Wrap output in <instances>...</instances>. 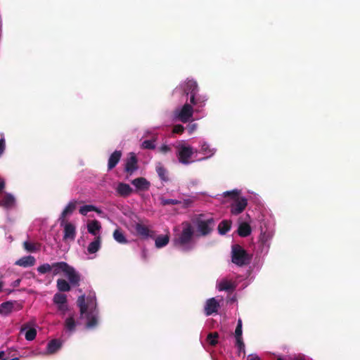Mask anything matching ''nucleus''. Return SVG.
<instances>
[{
	"label": "nucleus",
	"mask_w": 360,
	"mask_h": 360,
	"mask_svg": "<svg viewBox=\"0 0 360 360\" xmlns=\"http://www.w3.org/2000/svg\"><path fill=\"white\" fill-rule=\"evenodd\" d=\"M259 240L261 243L264 245L268 240V236L266 233H262L259 236Z\"/></svg>",
	"instance_id": "46"
},
{
	"label": "nucleus",
	"mask_w": 360,
	"mask_h": 360,
	"mask_svg": "<svg viewBox=\"0 0 360 360\" xmlns=\"http://www.w3.org/2000/svg\"><path fill=\"white\" fill-rule=\"evenodd\" d=\"M181 88L186 96L191 94H198L199 91L198 84L193 79H187L181 84Z\"/></svg>",
	"instance_id": "12"
},
{
	"label": "nucleus",
	"mask_w": 360,
	"mask_h": 360,
	"mask_svg": "<svg viewBox=\"0 0 360 360\" xmlns=\"http://www.w3.org/2000/svg\"><path fill=\"white\" fill-rule=\"evenodd\" d=\"M53 302L56 304H66L67 296L65 294L57 292L53 296Z\"/></svg>",
	"instance_id": "31"
},
{
	"label": "nucleus",
	"mask_w": 360,
	"mask_h": 360,
	"mask_svg": "<svg viewBox=\"0 0 360 360\" xmlns=\"http://www.w3.org/2000/svg\"><path fill=\"white\" fill-rule=\"evenodd\" d=\"M206 98L204 96L197 94L195 110L198 111L205 104Z\"/></svg>",
	"instance_id": "39"
},
{
	"label": "nucleus",
	"mask_w": 360,
	"mask_h": 360,
	"mask_svg": "<svg viewBox=\"0 0 360 360\" xmlns=\"http://www.w3.org/2000/svg\"><path fill=\"white\" fill-rule=\"evenodd\" d=\"M201 151L204 155H206L208 157L212 156L214 153V150L210 148L209 144H207V143H204L202 144Z\"/></svg>",
	"instance_id": "36"
},
{
	"label": "nucleus",
	"mask_w": 360,
	"mask_h": 360,
	"mask_svg": "<svg viewBox=\"0 0 360 360\" xmlns=\"http://www.w3.org/2000/svg\"><path fill=\"white\" fill-rule=\"evenodd\" d=\"M218 290L219 291L231 292L236 288V285L231 281L222 280L218 284Z\"/></svg>",
	"instance_id": "21"
},
{
	"label": "nucleus",
	"mask_w": 360,
	"mask_h": 360,
	"mask_svg": "<svg viewBox=\"0 0 360 360\" xmlns=\"http://www.w3.org/2000/svg\"><path fill=\"white\" fill-rule=\"evenodd\" d=\"M232 262L240 266L245 265L250 262L247 252L239 245L232 247Z\"/></svg>",
	"instance_id": "5"
},
{
	"label": "nucleus",
	"mask_w": 360,
	"mask_h": 360,
	"mask_svg": "<svg viewBox=\"0 0 360 360\" xmlns=\"http://www.w3.org/2000/svg\"><path fill=\"white\" fill-rule=\"evenodd\" d=\"M142 257L144 260H146L147 259V250L146 249H143L142 250Z\"/></svg>",
	"instance_id": "52"
},
{
	"label": "nucleus",
	"mask_w": 360,
	"mask_h": 360,
	"mask_svg": "<svg viewBox=\"0 0 360 360\" xmlns=\"http://www.w3.org/2000/svg\"><path fill=\"white\" fill-rule=\"evenodd\" d=\"M77 304L79 308L80 317L84 316L87 320L86 327L87 328H95L98 325L99 314L95 297H88L86 303L84 295H81L78 297Z\"/></svg>",
	"instance_id": "2"
},
{
	"label": "nucleus",
	"mask_w": 360,
	"mask_h": 360,
	"mask_svg": "<svg viewBox=\"0 0 360 360\" xmlns=\"http://www.w3.org/2000/svg\"><path fill=\"white\" fill-rule=\"evenodd\" d=\"M101 229V223L97 220L91 221L87 224L88 232L94 236H96Z\"/></svg>",
	"instance_id": "25"
},
{
	"label": "nucleus",
	"mask_w": 360,
	"mask_h": 360,
	"mask_svg": "<svg viewBox=\"0 0 360 360\" xmlns=\"http://www.w3.org/2000/svg\"><path fill=\"white\" fill-rule=\"evenodd\" d=\"M242 320L239 319L238 320L237 326L234 333V336L236 338V347L238 348L239 354H240L241 352L245 353V344L243 342V340L242 338Z\"/></svg>",
	"instance_id": "10"
},
{
	"label": "nucleus",
	"mask_w": 360,
	"mask_h": 360,
	"mask_svg": "<svg viewBox=\"0 0 360 360\" xmlns=\"http://www.w3.org/2000/svg\"><path fill=\"white\" fill-rule=\"evenodd\" d=\"M35 263L36 259L32 255H28L22 257L20 259H18L15 262V264L22 267H30L34 266Z\"/></svg>",
	"instance_id": "18"
},
{
	"label": "nucleus",
	"mask_w": 360,
	"mask_h": 360,
	"mask_svg": "<svg viewBox=\"0 0 360 360\" xmlns=\"http://www.w3.org/2000/svg\"><path fill=\"white\" fill-rule=\"evenodd\" d=\"M26 328H27L26 326H22L21 328V331L24 330Z\"/></svg>",
	"instance_id": "58"
},
{
	"label": "nucleus",
	"mask_w": 360,
	"mask_h": 360,
	"mask_svg": "<svg viewBox=\"0 0 360 360\" xmlns=\"http://www.w3.org/2000/svg\"><path fill=\"white\" fill-rule=\"evenodd\" d=\"M76 323L73 317L66 319L65 321V327L70 331H73L75 329Z\"/></svg>",
	"instance_id": "35"
},
{
	"label": "nucleus",
	"mask_w": 360,
	"mask_h": 360,
	"mask_svg": "<svg viewBox=\"0 0 360 360\" xmlns=\"http://www.w3.org/2000/svg\"><path fill=\"white\" fill-rule=\"evenodd\" d=\"M113 238L119 243L126 244L127 243V240L120 229L114 231Z\"/></svg>",
	"instance_id": "29"
},
{
	"label": "nucleus",
	"mask_w": 360,
	"mask_h": 360,
	"mask_svg": "<svg viewBox=\"0 0 360 360\" xmlns=\"http://www.w3.org/2000/svg\"><path fill=\"white\" fill-rule=\"evenodd\" d=\"M169 241V237L168 235L159 236L155 238V247L157 248H161L166 246Z\"/></svg>",
	"instance_id": "27"
},
{
	"label": "nucleus",
	"mask_w": 360,
	"mask_h": 360,
	"mask_svg": "<svg viewBox=\"0 0 360 360\" xmlns=\"http://www.w3.org/2000/svg\"><path fill=\"white\" fill-rule=\"evenodd\" d=\"M183 229L173 240L175 247L184 251H188L191 249L189 243L193 237L194 231L191 223L185 221L182 223Z\"/></svg>",
	"instance_id": "3"
},
{
	"label": "nucleus",
	"mask_w": 360,
	"mask_h": 360,
	"mask_svg": "<svg viewBox=\"0 0 360 360\" xmlns=\"http://www.w3.org/2000/svg\"><path fill=\"white\" fill-rule=\"evenodd\" d=\"M77 202L75 200L70 201L67 205V206L65 207V209L63 210V212L60 216V218H59L60 224L61 226H63V224L65 222V220H66L65 217L68 215L71 214L75 210L76 207H77Z\"/></svg>",
	"instance_id": "15"
},
{
	"label": "nucleus",
	"mask_w": 360,
	"mask_h": 360,
	"mask_svg": "<svg viewBox=\"0 0 360 360\" xmlns=\"http://www.w3.org/2000/svg\"><path fill=\"white\" fill-rule=\"evenodd\" d=\"M154 142L155 141L153 140H145L144 141H143L141 146L144 149L153 150L155 149V148Z\"/></svg>",
	"instance_id": "41"
},
{
	"label": "nucleus",
	"mask_w": 360,
	"mask_h": 360,
	"mask_svg": "<svg viewBox=\"0 0 360 360\" xmlns=\"http://www.w3.org/2000/svg\"><path fill=\"white\" fill-rule=\"evenodd\" d=\"M184 131V127L181 124H176L174 126L172 132L174 134H182Z\"/></svg>",
	"instance_id": "43"
},
{
	"label": "nucleus",
	"mask_w": 360,
	"mask_h": 360,
	"mask_svg": "<svg viewBox=\"0 0 360 360\" xmlns=\"http://www.w3.org/2000/svg\"><path fill=\"white\" fill-rule=\"evenodd\" d=\"M93 210H95L94 205H85L79 208V212L82 215L86 216L88 212H93Z\"/></svg>",
	"instance_id": "37"
},
{
	"label": "nucleus",
	"mask_w": 360,
	"mask_h": 360,
	"mask_svg": "<svg viewBox=\"0 0 360 360\" xmlns=\"http://www.w3.org/2000/svg\"><path fill=\"white\" fill-rule=\"evenodd\" d=\"M133 190L127 184L120 183L117 187V192L120 196L127 197L130 195Z\"/></svg>",
	"instance_id": "20"
},
{
	"label": "nucleus",
	"mask_w": 360,
	"mask_h": 360,
	"mask_svg": "<svg viewBox=\"0 0 360 360\" xmlns=\"http://www.w3.org/2000/svg\"><path fill=\"white\" fill-rule=\"evenodd\" d=\"M13 308V303L11 302H5L0 305V311L1 313L8 314Z\"/></svg>",
	"instance_id": "33"
},
{
	"label": "nucleus",
	"mask_w": 360,
	"mask_h": 360,
	"mask_svg": "<svg viewBox=\"0 0 360 360\" xmlns=\"http://www.w3.org/2000/svg\"><path fill=\"white\" fill-rule=\"evenodd\" d=\"M251 231L252 229L250 226L246 222L241 223L238 229V233L241 237L248 236L250 235Z\"/></svg>",
	"instance_id": "26"
},
{
	"label": "nucleus",
	"mask_w": 360,
	"mask_h": 360,
	"mask_svg": "<svg viewBox=\"0 0 360 360\" xmlns=\"http://www.w3.org/2000/svg\"><path fill=\"white\" fill-rule=\"evenodd\" d=\"M101 237L100 236H96L94 241L89 243L87 248V251L89 254L96 253L101 248Z\"/></svg>",
	"instance_id": "22"
},
{
	"label": "nucleus",
	"mask_w": 360,
	"mask_h": 360,
	"mask_svg": "<svg viewBox=\"0 0 360 360\" xmlns=\"http://www.w3.org/2000/svg\"><path fill=\"white\" fill-rule=\"evenodd\" d=\"M135 230L137 235L143 239L155 238V233L154 231L150 230L147 226L141 224L136 223L135 224Z\"/></svg>",
	"instance_id": "11"
},
{
	"label": "nucleus",
	"mask_w": 360,
	"mask_h": 360,
	"mask_svg": "<svg viewBox=\"0 0 360 360\" xmlns=\"http://www.w3.org/2000/svg\"><path fill=\"white\" fill-rule=\"evenodd\" d=\"M277 360H284V359L283 358H281V357H279V358L277 359Z\"/></svg>",
	"instance_id": "59"
},
{
	"label": "nucleus",
	"mask_w": 360,
	"mask_h": 360,
	"mask_svg": "<svg viewBox=\"0 0 360 360\" xmlns=\"http://www.w3.org/2000/svg\"><path fill=\"white\" fill-rule=\"evenodd\" d=\"M20 282H21V279L18 278V279H17V280H15V281H14L13 282V283H12V286H13V288L18 287V286L20 285Z\"/></svg>",
	"instance_id": "51"
},
{
	"label": "nucleus",
	"mask_w": 360,
	"mask_h": 360,
	"mask_svg": "<svg viewBox=\"0 0 360 360\" xmlns=\"http://www.w3.org/2000/svg\"><path fill=\"white\" fill-rule=\"evenodd\" d=\"M62 347V342L58 339H53L49 342L46 350L41 354L43 355L53 354L57 352Z\"/></svg>",
	"instance_id": "16"
},
{
	"label": "nucleus",
	"mask_w": 360,
	"mask_h": 360,
	"mask_svg": "<svg viewBox=\"0 0 360 360\" xmlns=\"http://www.w3.org/2000/svg\"><path fill=\"white\" fill-rule=\"evenodd\" d=\"M57 288L60 292H68L71 288L70 283L66 280L59 278L57 280Z\"/></svg>",
	"instance_id": "30"
},
{
	"label": "nucleus",
	"mask_w": 360,
	"mask_h": 360,
	"mask_svg": "<svg viewBox=\"0 0 360 360\" xmlns=\"http://www.w3.org/2000/svg\"><path fill=\"white\" fill-rule=\"evenodd\" d=\"M58 309L60 310V311H66L67 309H68V307H67L66 304H58Z\"/></svg>",
	"instance_id": "50"
},
{
	"label": "nucleus",
	"mask_w": 360,
	"mask_h": 360,
	"mask_svg": "<svg viewBox=\"0 0 360 360\" xmlns=\"http://www.w3.org/2000/svg\"><path fill=\"white\" fill-rule=\"evenodd\" d=\"M6 148L5 139L3 135L0 138V155L4 152Z\"/></svg>",
	"instance_id": "44"
},
{
	"label": "nucleus",
	"mask_w": 360,
	"mask_h": 360,
	"mask_svg": "<svg viewBox=\"0 0 360 360\" xmlns=\"http://www.w3.org/2000/svg\"><path fill=\"white\" fill-rule=\"evenodd\" d=\"M131 184L139 191H147L150 186V182L144 177L134 179Z\"/></svg>",
	"instance_id": "17"
},
{
	"label": "nucleus",
	"mask_w": 360,
	"mask_h": 360,
	"mask_svg": "<svg viewBox=\"0 0 360 360\" xmlns=\"http://www.w3.org/2000/svg\"><path fill=\"white\" fill-rule=\"evenodd\" d=\"M51 271H52L53 276L64 274L72 285H79L80 281L79 274L67 262H58L52 263L51 264L45 263L37 267V271L40 274H45Z\"/></svg>",
	"instance_id": "1"
},
{
	"label": "nucleus",
	"mask_w": 360,
	"mask_h": 360,
	"mask_svg": "<svg viewBox=\"0 0 360 360\" xmlns=\"http://www.w3.org/2000/svg\"><path fill=\"white\" fill-rule=\"evenodd\" d=\"M248 205V200L240 197L233 200L230 205V212L233 215H238L243 212Z\"/></svg>",
	"instance_id": "8"
},
{
	"label": "nucleus",
	"mask_w": 360,
	"mask_h": 360,
	"mask_svg": "<svg viewBox=\"0 0 360 360\" xmlns=\"http://www.w3.org/2000/svg\"><path fill=\"white\" fill-rule=\"evenodd\" d=\"M170 150H171L170 147L167 145H162L160 148V151L163 153H166L169 152Z\"/></svg>",
	"instance_id": "47"
},
{
	"label": "nucleus",
	"mask_w": 360,
	"mask_h": 360,
	"mask_svg": "<svg viewBox=\"0 0 360 360\" xmlns=\"http://www.w3.org/2000/svg\"><path fill=\"white\" fill-rule=\"evenodd\" d=\"M219 308V304L214 297L210 298L206 301L205 305V314L206 316H210L213 313H216Z\"/></svg>",
	"instance_id": "14"
},
{
	"label": "nucleus",
	"mask_w": 360,
	"mask_h": 360,
	"mask_svg": "<svg viewBox=\"0 0 360 360\" xmlns=\"http://www.w3.org/2000/svg\"><path fill=\"white\" fill-rule=\"evenodd\" d=\"M247 360H262L261 358L257 354H250L248 356Z\"/></svg>",
	"instance_id": "48"
},
{
	"label": "nucleus",
	"mask_w": 360,
	"mask_h": 360,
	"mask_svg": "<svg viewBox=\"0 0 360 360\" xmlns=\"http://www.w3.org/2000/svg\"><path fill=\"white\" fill-rule=\"evenodd\" d=\"M196 127H197V124H189L188 125L189 133L190 134L193 133L196 129Z\"/></svg>",
	"instance_id": "49"
},
{
	"label": "nucleus",
	"mask_w": 360,
	"mask_h": 360,
	"mask_svg": "<svg viewBox=\"0 0 360 360\" xmlns=\"http://www.w3.org/2000/svg\"><path fill=\"white\" fill-rule=\"evenodd\" d=\"M231 221L223 220L219 223V224L218 226L219 233L221 235H224L231 229Z\"/></svg>",
	"instance_id": "28"
},
{
	"label": "nucleus",
	"mask_w": 360,
	"mask_h": 360,
	"mask_svg": "<svg viewBox=\"0 0 360 360\" xmlns=\"http://www.w3.org/2000/svg\"><path fill=\"white\" fill-rule=\"evenodd\" d=\"M3 282L0 281V292L2 290Z\"/></svg>",
	"instance_id": "57"
},
{
	"label": "nucleus",
	"mask_w": 360,
	"mask_h": 360,
	"mask_svg": "<svg viewBox=\"0 0 360 360\" xmlns=\"http://www.w3.org/2000/svg\"><path fill=\"white\" fill-rule=\"evenodd\" d=\"M219 335L217 332L210 333L207 337V342L211 346H215L218 343Z\"/></svg>",
	"instance_id": "32"
},
{
	"label": "nucleus",
	"mask_w": 360,
	"mask_h": 360,
	"mask_svg": "<svg viewBox=\"0 0 360 360\" xmlns=\"http://www.w3.org/2000/svg\"><path fill=\"white\" fill-rule=\"evenodd\" d=\"M93 212H96L98 214H103V211L101 209H99L98 207H96V206H95V210H93Z\"/></svg>",
	"instance_id": "53"
},
{
	"label": "nucleus",
	"mask_w": 360,
	"mask_h": 360,
	"mask_svg": "<svg viewBox=\"0 0 360 360\" xmlns=\"http://www.w3.org/2000/svg\"><path fill=\"white\" fill-rule=\"evenodd\" d=\"M160 202L162 205H179L181 203L179 200H175V199H166L164 198H162L160 199Z\"/></svg>",
	"instance_id": "40"
},
{
	"label": "nucleus",
	"mask_w": 360,
	"mask_h": 360,
	"mask_svg": "<svg viewBox=\"0 0 360 360\" xmlns=\"http://www.w3.org/2000/svg\"><path fill=\"white\" fill-rule=\"evenodd\" d=\"M4 354H4V352H3V351H1V352H0V359H2V358L4 357Z\"/></svg>",
	"instance_id": "56"
},
{
	"label": "nucleus",
	"mask_w": 360,
	"mask_h": 360,
	"mask_svg": "<svg viewBox=\"0 0 360 360\" xmlns=\"http://www.w3.org/2000/svg\"><path fill=\"white\" fill-rule=\"evenodd\" d=\"M64 226L63 240H74L76 236V228L74 224L70 222H65L63 225Z\"/></svg>",
	"instance_id": "13"
},
{
	"label": "nucleus",
	"mask_w": 360,
	"mask_h": 360,
	"mask_svg": "<svg viewBox=\"0 0 360 360\" xmlns=\"http://www.w3.org/2000/svg\"><path fill=\"white\" fill-rule=\"evenodd\" d=\"M240 192L238 190H233L231 191H226L224 193V197H231L233 200L236 198H239Z\"/></svg>",
	"instance_id": "42"
},
{
	"label": "nucleus",
	"mask_w": 360,
	"mask_h": 360,
	"mask_svg": "<svg viewBox=\"0 0 360 360\" xmlns=\"http://www.w3.org/2000/svg\"><path fill=\"white\" fill-rule=\"evenodd\" d=\"M122 157V152L120 150L114 151L110 156L108 162V169L110 170L115 167L120 162Z\"/></svg>",
	"instance_id": "19"
},
{
	"label": "nucleus",
	"mask_w": 360,
	"mask_h": 360,
	"mask_svg": "<svg viewBox=\"0 0 360 360\" xmlns=\"http://www.w3.org/2000/svg\"><path fill=\"white\" fill-rule=\"evenodd\" d=\"M156 172L158 176L162 181H168L169 177L167 176V170L164 167L161 162H158L155 166Z\"/></svg>",
	"instance_id": "24"
},
{
	"label": "nucleus",
	"mask_w": 360,
	"mask_h": 360,
	"mask_svg": "<svg viewBox=\"0 0 360 360\" xmlns=\"http://www.w3.org/2000/svg\"><path fill=\"white\" fill-rule=\"evenodd\" d=\"M295 360H305L303 356H297L295 359Z\"/></svg>",
	"instance_id": "55"
},
{
	"label": "nucleus",
	"mask_w": 360,
	"mask_h": 360,
	"mask_svg": "<svg viewBox=\"0 0 360 360\" xmlns=\"http://www.w3.org/2000/svg\"><path fill=\"white\" fill-rule=\"evenodd\" d=\"M193 154V150L191 146L181 145L178 147L177 156L179 161L182 164L188 165L190 163L189 159L191 158Z\"/></svg>",
	"instance_id": "7"
},
{
	"label": "nucleus",
	"mask_w": 360,
	"mask_h": 360,
	"mask_svg": "<svg viewBox=\"0 0 360 360\" xmlns=\"http://www.w3.org/2000/svg\"><path fill=\"white\" fill-rule=\"evenodd\" d=\"M193 108L188 103H186L180 110L175 111L176 118L184 123L188 122L193 117Z\"/></svg>",
	"instance_id": "6"
},
{
	"label": "nucleus",
	"mask_w": 360,
	"mask_h": 360,
	"mask_svg": "<svg viewBox=\"0 0 360 360\" xmlns=\"http://www.w3.org/2000/svg\"><path fill=\"white\" fill-rule=\"evenodd\" d=\"M37 336V330L35 328H30L25 333V339L28 341H32L35 339Z\"/></svg>",
	"instance_id": "38"
},
{
	"label": "nucleus",
	"mask_w": 360,
	"mask_h": 360,
	"mask_svg": "<svg viewBox=\"0 0 360 360\" xmlns=\"http://www.w3.org/2000/svg\"><path fill=\"white\" fill-rule=\"evenodd\" d=\"M5 187V182L4 181H0V192Z\"/></svg>",
	"instance_id": "54"
},
{
	"label": "nucleus",
	"mask_w": 360,
	"mask_h": 360,
	"mask_svg": "<svg viewBox=\"0 0 360 360\" xmlns=\"http://www.w3.org/2000/svg\"><path fill=\"white\" fill-rule=\"evenodd\" d=\"M139 169L138 159L134 153H130L125 160L124 172L129 174H133Z\"/></svg>",
	"instance_id": "9"
},
{
	"label": "nucleus",
	"mask_w": 360,
	"mask_h": 360,
	"mask_svg": "<svg viewBox=\"0 0 360 360\" xmlns=\"http://www.w3.org/2000/svg\"><path fill=\"white\" fill-rule=\"evenodd\" d=\"M39 245L36 243H30L28 241H25L23 243L24 248L30 252H35L39 250Z\"/></svg>",
	"instance_id": "34"
},
{
	"label": "nucleus",
	"mask_w": 360,
	"mask_h": 360,
	"mask_svg": "<svg viewBox=\"0 0 360 360\" xmlns=\"http://www.w3.org/2000/svg\"><path fill=\"white\" fill-rule=\"evenodd\" d=\"M203 215H200L195 221V225L198 235L200 236H207L214 230L215 221L213 217L203 219Z\"/></svg>",
	"instance_id": "4"
},
{
	"label": "nucleus",
	"mask_w": 360,
	"mask_h": 360,
	"mask_svg": "<svg viewBox=\"0 0 360 360\" xmlns=\"http://www.w3.org/2000/svg\"><path fill=\"white\" fill-rule=\"evenodd\" d=\"M15 202V198L11 194L6 193L0 201V206L9 209L14 206Z\"/></svg>",
	"instance_id": "23"
},
{
	"label": "nucleus",
	"mask_w": 360,
	"mask_h": 360,
	"mask_svg": "<svg viewBox=\"0 0 360 360\" xmlns=\"http://www.w3.org/2000/svg\"><path fill=\"white\" fill-rule=\"evenodd\" d=\"M198 94H190V103L192 106L195 107L196 105V97Z\"/></svg>",
	"instance_id": "45"
}]
</instances>
